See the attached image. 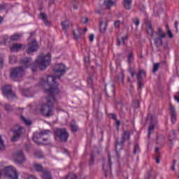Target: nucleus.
<instances>
[{"label": "nucleus", "instance_id": "nucleus-41", "mask_svg": "<svg viewBox=\"0 0 179 179\" xmlns=\"http://www.w3.org/2000/svg\"><path fill=\"white\" fill-rule=\"evenodd\" d=\"M5 149V144L3 143V140L1 138L0 136V150H3Z\"/></svg>", "mask_w": 179, "mask_h": 179}, {"label": "nucleus", "instance_id": "nucleus-42", "mask_svg": "<svg viewBox=\"0 0 179 179\" xmlns=\"http://www.w3.org/2000/svg\"><path fill=\"white\" fill-rule=\"evenodd\" d=\"M87 82L88 85L90 86V87H92V89H93V79H92L90 77V78H88Z\"/></svg>", "mask_w": 179, "mask_h": 179}, {"label": "nucleus", "instance_id": "nucleus-48", "mask_svg": "<svg viewBox=\"0 0 179 179\" xmlns=\"http://www.w3.org/2000/svg\"><path fill=\"white\" fill-rule=\"evenodd\" d=\"M129 72L131 74V78H135V71H132V69H129Z\"/></svg>", "mask_w": 179, "mask_h": 179}, {"label": "nucleus", "instance_id": "nucleus-29", "mask_svg": "<svg viewBox=\"0 0 179 179\" xmlns=\"http://www.w3.org/2000/svg\"><path fill=\"white\" fill-rule=\"evenodd\" d=\"M105 5H106L107 9H110V8H111V6H114V1H113V0H106L105 1Z\"/></svg>", "mask_w": 179, "mask_h": 179}, {"label": "nucleus", "instance_id": "nucleus-45", "mask_svg": "<svg viewBox=\"0 0 179 179\" xmlns=\"http://www.w3.org/2000/svg\"><path fill=\"white\" fill-rule=\"evenodd\" d=\"M73 36H74V38H75V40H80V35H78V34H76V32H75V31H73Z\"/></svg>", "mask_w": 179, "mask_h": 179}, {"label": "nucleus", "instance_id": "nucleus-9", "mask_svg": "<svg viewBox=\"0 0 179 179\" xmlns=\"http://www.w3.org/2000/svg\"><path fill=\"white\" fill-rule=\"evenodd\" d=\"M129 139H131V133L129 131L126 130L123 131L120 141H117L116 142V145L120 146V149H122L124 147V143H125V142H128Z\"/></svg>", "mask_w": 179, "mask_h": 179}, {"label": "nucleus", "instance_id": "nucleus-57", "mask_svg": "<svg viewBox=\"0 0 179 179\" xmlns=\"http://www.w3.org/2000/svg\"><path fill=\"white\" fill-rule=\"evenodd\" d=\"M71 179H78V176L76 175V173H73Z\"/></svg>", "mask_w": 179, "mask_h": 179}, {"label": "nucleus", "instance_id": "nucleus-52", "mask_svg": "<svg viewBox=\"0 0 179 179\" xmlns=\"http://www.w3.org/2000/svg\"><path fill=\"white\" fill-rule=\"evenodd\" d=\"M179 92H178L175 96H174V99L177 103H179Z\"/></svg>", "mask_w": 179, "mask_h": 179}, {"label": "nucleus", "instance_id": "nucleus-2", "mask_svg": "<svg viewBox=\"0 0 179 179\" xmlns=\"http://www.w3.org/2000/svg\"><path fill=\"white\" fill-rule=\"evenodd\" d=\"M45 94L48 95L46 98V103H43L41 105L39 111L43 117L50 118L54 115V103L57 102L55 96H58L61 92L59 89L57 88V85L55 86L51 85L50 87H42Z\"/></svg>", "mask_w": 179, "mask_h": 179}, {"label": "nucleus", "instance_id": "nucleus-7", "mask_svg": "<svg viewBox=\"0 0 179 179\" xmlns=\"http://www.w3.org/2000/svg\"><path fill=\"white\" fill-rule=\"evenodd\" d=\"M13 136L11 138V142H16L23 134V127L16 125L11 129Z\"/></svg>", "mask_w": 179, "mask_h": 179}, {"label": "nucleus", "instance_id": "nucleus-8", "mask_svg": "<svg viewBox=\"0 0 179 179\" xmlns=\"http://www.w3.org/2000/svg\"><path fill=\"white\" fill-rule=\"evenodd\" d=\"M3 94L8 99V100H13V99H16V94L13 93L12 90V86L7 85L3 87L2 88Z\"/></svg>", "mask_w": 179, "mask_h": 179}, {"label": "nucleus", "instance_id": "nucleus-43", "mask_svg": "<svg viewBox=\"0 0 179 179\" xmlns=\"http://www.w3.org/2000/svg\"><path fill=\"white\" fill-rule=\"evenodd\" d=\"M41 134V136H43V135H49V134H51L50 130H43L41 132L39 133Z\"/></svg>", "mask_w": 179, "mask_h": 179}, {"label": "nucleus", "instance_id": "nucleus-38", "mask_svg": "<svg viewBox=\"0 0 179 179\" xmlns=\"http://www.w3.org/2000/svg\"><path fill=\"white\" fill-rule=\"evenodd\" d=\"M120 26H121V21L117 20L114 22L115 29H120Z\"/></svg>", "mask_w": 179, "mask_h": 179}, {"label": "nucleus", "instance_id": "nucleus-27", "mask_svg": "<svg viewBox=\"0 0 179 179\" xmlns=\"http://www.w3.org/2000/svg\"><path fill=\"white\" fill-rule=\"evenodd\" d=\"M70 127L73 132H78V125H76V123L75 122H71L70 123Z\"/></svg>", "mask_w": 179, "mask_h": 179}, {"label": "nucleus", "instance_id": "nucleus-17", "mask_svg": "<svg viewBox=\"0 0 179 179\" xmlns=\"http://www.w3.org/2000/svg\"><path fill=\"white\" fill-rule=\"evenodd\" d=\"M40 17L43 20L45 26H51V22L47 19V15H45V13H41L40 14Z\"/></svg>", "mask_w": 179, "mask_h": 179}, {"label": "nucleus", "instance_id": "nucleus-23", "mask_svg": "<svg viewBox=\"0 0 179 179\" xmlns=\"http://www.w3.org/2000/svg\"><path fill=\"white\" fill-rule=\"evenodd\" d=\"M147 33L151 37H155V31L153 30V28L151 24H148L147 26Z\"/></svg>", "mask_w": 179, "mask_h": 179}, {"label": "nucleus", "instance_id": "nucleus-21", "mask_svg": "<svg viewBox=\"0 0 179 179\" xmlns=\"http://www.w3.org/2000/svg\"><path fill=\"white\" fill-rule=\"evenodd\" d=\"M61 24L63 30H66L67 29H69V26H72V22L66 20L64 22H62Z\"/></svg>", "mask_w": 179, "mask_h": 179}, {"label": "nucleus", "instance_id": "nucleus-1", "mask_svg": "<svg viewBox=\"0 0 179 179\" xmlns=\"http://www.w3.org/2000/svg\"><path fill=\"white\" fill-rule=\"evenodd\" d=\"M23 66L15 67L10 72V77L13 80L17 81L24 75V69L31 67L32 72H36L39 68L40 71L47 69V66L51 62V54L48 53L45 56L40 55L36 59V62L33 63L31 58L26 57L21 60Z\"/></svg>", "mask_w": 179, "mask_h": 179}, {"label": "nucleus", "instance_id": "nucleus-25", "mask_svg": "<svg viewBox=\"0 0 179 179\" xmlns=\"http://www.w3.org/2000/svg\"><path fill=\"white\" fill-rule=\"evenodd\" d=\"M22 37V34H14L10 37V40L11 41H17L20 40V38Z\"/></svg>", "mask_w": 179, "mask_h": 179}, {"label": "nucleus", "instance_id": "nucleus-39", "mask_svg": "<svg viewBox=\"0 0 179 179\" xmlns=\"http://www.w3.org/2000/svg\"><path fill=\"white\" fill-rule=\"evenodd\" d=\"M119 150H121V149H120V145H118V144H116L115 152H116V157H117V159H119L120 157V152H118Z\"/></svg>", "mask_w": 179, "mask_h": 179}, {"label": "nucleus", "instance_id": "nucleus-59", "mask_svg": "<svg viewBox=\"0 0 179 179\" xmlns=\"http://www.w3.org/2000/svg\"><path fill=\"white\" fill-rule=\"evenodd\" d=\"M159 150H160V149L159 148V147H157L155 148V153H157V156H159Z\"/></svg>", "mask_w": 179, "mask_h": 179}, {"label": "nucleus", "instance_id": "nucleus-51", "mask_svg": "<svg viewBox=\"0 0 179 179\" xmlns=\"http://www.w3.org/2000/svg\"><path fill=\"white\" fill-rule=\"evenodd\" d=\"M82 23H87L89 22V18L87 17H82L81 18Z\"/></svg>", "mask_w": 179, "mask_h": 179}, {"label": "nucleus", "instance_id": "nucleus-54", "mask_svg": "<svg viewBox=\"0 0 179 179\" xmlns=\"http://www.w3.org/2000/svg\"><path fill=\"white\" fill-rule=\"evenodd\" d=\"M126 40H128V36L127 35H125L124 36H123L122 38V41H123V44H125V41Z\"/></svg>", "mask_w": 179, "mask_h": 179}, {"label": "nucleus", "instance_id": "nucleus-53", "mask_svg": "<svg viewBox=\"0 0 179 179\" xmlns=\"http://www.w3.org/2000/svg\"><path fill=\"white\" fill-rule=\"evenodd\" d=\"M174 27H175V29L176 30V32L178 31V22L176 21L174 22Z\"/></svg>", "mask_w": 179, "mask_h": 179}, {"label": "nucleus", "instance_id": "nucleus-47", "mask_svg": "<svg viewBox=\"0 0 179 179\" xmlns=\"http://www.w3.org/2000/svg\"><path fill=\"white\" fill-rule=\"evenodd\" d=\"M3 66V57L0 55V68Z\"/></svg>", "mask_w": 179, "mask_h": 179}, {"label": "nucleus", "instance_id": "nucleus-60", "mask_svg": "<svg viewBox=\"0 0 179 179\" xmlns=\"http://www.w3.org/2000/svg\"><path fill=\"white\" fill-rule=\"evenodd\" d=\"M135 104H136V106H135V107H136L137 108H138V107H140L139 101H135Z\"/></svg>", "mask_w": 179, "mask_h": 179}, {"label": "nucleus", "instance_id": "nucleus-33", "mask_svg": "<svg viewBox=\"0 0 179 179\" xmlns=\"http://www.w3.org/2000/svg\"><path fill=\"white\" fill-rule=\"evenodd\" d=\"M21 120H22L23 122H24L25 125H31V122L29 120H27L26 117L22 116Z\"/></svg>", "mask_w": 179, "mask_h": 179}, {"label": "nucleus", "instance_id": "nucleus-28", "mask_svg": "<svg viewBox=\"0 0 179 179\" xmlns=\"http://www.w3.org/2000/svg\"><path fill=\"white\" fill-rule=\"evenodd\" d=\"M140 152H141V148L139 147V144L135 143L134 147L133 153L134 155H136V153H140Z\"/></svg>", "mask_w": 179, "mask_h": 179}, {"label": "nucleus", "instance_id": "nucleus-56", "mask_svg": "<svg viewBox=\"0 0 179 179\" xmlns=\"http://www.w3.org/2000/svg\"><path fill=\"white\" fill-rule=\"evenodd\" d=\"M124 74H120V77H118L117 78V79H118V80H121V82H122L123 80H124Z\"/></svg>", "mask_w": 179, "mask_h": 179}, {"label": "nucleus", "instance_id": "nucleus-26", "mask_svg": "<svg viewBox=\"0 0 179 179\" xmlns=\"http://www.w3.org/2000/svg\"><path fill=\"white\" fill-rule=\"evenodd\" d=\"M134 53L129 52L127 55V63L131 65L134 62Z\"/></svg>", "mask_w": 179, "mask_h": 179}, {"label": "nucleus", "instance_id": "nucleus-31", "mask_svg": "<svg viewBox=\"0 0 179 179\" xmlns=\"http://www.w3.org/2000/svg\"><path fill=\"white\" fill-rule=\"evenodd\" d=\"M16 61H17V59L16 56L11 55L9 57V62L10 64H16Z\"/></svg>", "mask_w": 179, "mask_h": 179}, {"label": "nucleus", "instance_id": "nucleus-40", "mask_svg": "<svg viewBox=\"0 0 179 179\" xmlns=\"http://www.w3.org/2000/svg\"><path fill=\"white\" fill-rule=\"evenodd\" d=\"M133 22L134 23V24H136V27H138L141 23V20H139V18L135 17L133 19Z\"/></svg>", "mask_w": 179, "mask_h": 179}, {"label": "nucleus", "instance_id": "nucleus-64", "mask_svg": "<svg viewBox=\"0 0 179 179\" xmlns=\"http://www.w3.org/2000/svg\"><path fill=\"white\" fill-rule=\"evenodd\" d=\"M112 88H113V93H114V85H112Z\"/></svg>", "mask_w": 179, "mask_h": 179}, {"label": "nucleus", "instance_id": "nucleus-36", "mask_svg": "<svg viewBox=\"0 0 179 179\" xmlns=\"http://www.w3.org/2000/svg\"><path fill=\"white\" fill-rule=\"evenodd\" d=\"M159 66H160V63L154 64L152 72H157L159 71Z\"/></svg>", "mask_w": 179, "mask_h": 179}, {"label": "nucleus", "instance_id": "nucleus-55", "mask_svg": "<svg viewBox=\"0 0 179 179\" xmlns=\"http://www.w3.org/2000/svg\"><path fill=\"white\" fill-rule=\"evenodd\" d=\"M94 40V35L93 34H91L90 35V41H93Z\"/></svg>", "mask_w": 179, "mask_h": 179}, {"label": "nucleus", "instance_id": "nucleus-58", "mask_svg": "<svg viewBox=\"0 0 179 179\" xmlns=\"http://www.w3.org/2000/svg\"><path fill=\"white\" fill-rule=\"evenodd\" d=\"M155 160H156V163L157 164H159L160 163V159H159V155H157V157H156Z\"/></svg>", "mask_w": 179, "mask_h": 179}, {"label": "nucleus", "instance_id": "nucleus-34", "mask_svg": "<svg viewBox=\"0 0 179 179\" xmlns=\"http://www.w3.org/2000/svg\"><path fill=\"white\" fill-rule=\"evenodd\" d=\"M90 167H92V166L94 165V155H93V154H92L90 155Z\"/></svg>", "mask_w": 179, "mask_h": 179}, {"label": "nucleus", "instance_id": "nucleus-16", "mask_svg": "<svg viewBox=\"0 0 179 179\" xmlns=\"http://www.w3.org/2000/svg\"><path fill=\"white\" fill-rule=\"evenodd\" d=\"M32 170L36 171L37 173H43L45 170V169L43 167V165H41V164L34 163Z\"/></svg>", "mask_w": 179, "mask_h": 179}, {"label": "nucleus", "instance_id": "nucleus-22", "mask_svg": "<svg viewBox=\"0 0 179 179\" xmlns=\"http://www.w3.org/2000/svg\"><path fill=\"white\" fill-rule=\"evenodd\" d=\"M123 5L127 10H129L132 5V0H124Z\"/></svg>", "mask_w": 179, "mask_h": 179}, {"label": "nucleus", "instance_id": "nucleus-35", "mask_svg": "<svg viewBox=\"0 0 179 179\" xmlns=\"http://www.w3.org/2000/svg\"><path fill=\"white\" fill-rule=\"evenodd\" d=\"M3 107L6 111H12L13 110V106L9 104H4Z\"/></svg>", "mask_w": 179, "mask_h": 179}, {"label": "nucleus", "instance_id": "nucleus-20", "mask_svg": "<svg viewBox=\"0 0 179 179\" xmlns=\"http://www.w3.org/2000/svg\"><path fill=\"white\" fill-rule=\"evenodd\" d=\"M41 178L43 179H52V176L51 175V172H50V171L45 169L42 173Z\"/></svg>", "mask_w": 179, "mask_h": 179}, {"label": "nucleus", "instance_id": "nucleus-14", "mask_svg": "<svg viewBox=\"0 0 179 179\" xmlns=\"http://www.w3.org/2000/svg\"><path fill=\"white\" fill-rule=\"evenodd\" d=\"M41 139L45 142H47L48 141V138H42L41 134L40 133H36L34 134L33 141L34 142H35V143H37V145H41Z\"/></svg>", "mask_w": 179, "mask_h": 179}, {"label": "nucleus", "instance_id": "nucleus-30", "mask_svg": "<svg viewBox=\"0 0 179 179\" xmlns=\"http://www.w3.org/2000/svg\"><path fill=\"white\" fill-rule=\"evenodd\" d=\"M175 138H176V130H172L169 133V141H174Z\"/></svg>", "mask_w": 179, "mask_h": 179}, {"label": "nucleus", "instance_id": "nucleus-10", "mask_svg": "<svg viewBox=\"0 0 179 179\" xmlns=\"http://www.w3.org/2000/svg\"><path fill=\"white\" fill-rule=\"evenodd\" d=\"M38 50V43L36 41H32L28 43V48L26 50L27 54H33Z\"/></svg>", "mask_w": 179, "mask_h": 179}, {"label": "nucleus", "instance_id": "nucleus-44", "mask_svg": "<svg viewBox=\"0 0 179 179\" xmlns=\"http://www.w3.org/2000/svg\"><path fill=\"white\" fill-rule=\"evenodd\" d=\"M109 118H111L112 120H115V121L117 120V115L115 113H110L108 115Z\"/></svg>", "mask_w": 179, "mask_h": 179}, {"label": "nucleus", "instance_id": "nucleus-50", "mask_svg": "<svg viewBox=\"0 0 179 179\" xmlns=\"http://www.w3.org/2000/svg\"><path fill=\"white\" fill-rule=\"evenodd\" d=\"M138 89H142L143 87V83L142 80L138 81Z\"/></svg>", "mask_w": 179, "mask_h": 179}, {"label": "nucleus", "instance_id": "nucleus-46", "mask_svg": "<svg viewBox=\"0 0 179 179\" xmlns=\"http://www.w3.org/2000/svg\"><path fill=\"white\" fill-rule=\"evenodd\" d=\"M115 121L116 122V128H117V130H119L120 129V125L121 124V122H120V120H118L117 119Z\"/></svg>", "mask_w": 179, "mask_h": 179}, {"label": "nucleus", "instance_id": "nucleus-24", "mask_svg": "<svg viewBox=\"0 0 179 179\" xmlns=\"http://www.w3.org/2000/svg\"><path fill=\"white\" fill-rule=\"evenodd\" d=\"M99 27H100L101 33H102V34L106 33V31L107 30V22H104L101 21L100 22Z\"/></svg>", "mask_w": 179, "mask_h": 179}, {"label": "nucleus", "instance_id": "nucleus-5", "mask_svg": "<svg viewBox=\"0 0 179 179\" xmlns=\"http://www.w3.org/2000/svg\"><path fill=\"white\" fill-rule=\"evenodd\" d=\"M156 38H154V43L157 47H160L163 45V38L167 37V34L163 30V28L158 27H157V31L155 32Z\"/></svg>", "mask_w": 179, "mask_h": 179}, {"label": "nucleus", "instance_id": "nucleus-19", "mask_svg": "<svg viewBox=\"0 0 179 179\" xmlns=\"http://www.w3.org/2000/svg\"><path fill=\"white\" fill-rule=\"evenodd\" d=\"M136 76H137L138 81L143 80V78L146 76V72H145V71L143 69H140Z\"/></svg>", "mask_w": 179, "mask_h": 179}, {"label": "nucleus", "instance_id": "nucleus-49", "mask_svg": "<svg viewBox=\"0 0 179 179\" xmlns=\"http://www.w3.org/2000/svg\"><path fill=\"white\" fill-rule=\"evenodd\" d=\"M176 163H177V161L175 159V160H173V164L171 167V170H172L173 171H174V170H176Z\"/></svg>", "mask_w": 179, "mask_h": 179}, {"label": "nucleus", "instance_id": "nucleus-18", "mask_svg": "<svg viewBox=\"0 0 179 179\" xmlns=\"http://www.w3.org/2000/svg\"><path fill=\"white\" fill-rule=\"evenodd\" d=\"M21 48H23L22 44L14 43L10 48V51H13V52H17V51L20 50Z\"/></svg>", "mask_w": 179, "mask_h": 179}, {"label": "nucleus", "instance_id": "nucleus-12", "mask_svg": "<svg viewBox=\"0 0 179 179\" xmlns=\"http://www.w3.org/2000/svg\"><path fill=\"white\" fill-rule=\"evenodd\" d=\"M15 162L18 164H22L26 160V158H24V154H23V151L20 150L17 151L15 154Z\"/></svg>", "mask_w": 179, "mask_h": 179}, {"label": "nucleus", "instance_id": "nucleus-13", "mask_svg": "<svg viewBox=\"0 0 179 179\" xmlns=\"http://www.w3.org/2000/svg\"><path fill=\"white\" fill-rule=\"evenodd\" d=\"M170 115H171V121L172 124H176V121H177V112L176 111V108L173 106V104H170Z\"/></svg>", "mask_w": 179, "mask_h": 179}, {"label": "nucleus", "instance_id": "nucleus-11", "mask_svg": "<svg viewBox=\"0 0 179 179\" xmlns=\"http://www.w3.org/2000/svg\"><path fill=\"white\" fill-rule=\"evenodd\" d=\"M113 162H111V155H108V162H103V170L105 173V177L107 178L108 171H111V166Z\"/></svg>", "mask_w": 179, "mask_h": 179}, {"label": "nucleus", "instance_id": "nucleus-37", "mask_svg": "<svg viewBox=\"0 0 179 179\" xmlns=\"http://www.w3.org/2000/svg\"><path fill=\"white\" fill-rule=\"evenodd\" d=\"M166 30H167V34L170 38H173V32H171V30H170V28H169V25H166Z\"/></svg>", "mask_w": 179, "mask_h": 179}, {"label": "nucleus", "instance_id": "nucleus-6", "mask_svg": "<svg viewBox=\"0 0 179 179\" xmlns=\"http://www.w3.org/2000/svg\"><path fill=\"white\" fill-rule=\"evenodd\" d=\"M4 174L10 179H19V173L13 166H6L4 168Z\"/></svg>", "mask_w": 179, "mask_h": 179}, {"label": "nucleus", "instance_id": "nucleus-62", "mask_svg": "<svg viewBox=\"0 0 179 179\" xmlns=\"http://www.w3.org/2000/svg\"><path fill=\"white\" fill-rule=\"evenodd\" d=\"M26 92H27V93H29V91H24L23 94H24V96H25V97H29V95L24 94V93H26Z\"/></svg>", "mask_w": 179, "mask_h": 179}, {"label": "nucleus", "instance_id": "nucleus-63", "mask_svg": "<svg viewBox=\"0 0 179 179\" xmlns=\"http://www.w3.org/2000/svg\"><path fill=\"white\" fill-rule=\"evenodd\" d=\"M73 9H75V10H76V9H78V6H73Z\"/></svg>", "mask_w": 179, "mask_h": 179}, {"label": "nucleus", "instance_id": "nucleus-3", "mask_svg": "<svg viewBox=\"0 0 179 179\" xmlns=\"http://www.w3.org/2000/svg\"><path fill=\"white\" fill-rule=\"evenodd\" d=\"M54 72L59 73V75L55 77L52 76H48L45 78H42L40 80V85L41 87H51V86H55L56 85L57 89H58V83L55 81V79H59L62 76H64V73L66 72L65 69V65L62 64H56L54 69Z\"/></svg>", "mask_w": 179, "mask_h": 179}, {"label": "nucleus", "instance_id": "nucleus-15", "mask_svg": "<svg viewBox=\"0 0 179 179\" xmlns=\"http://www.w3.org/2000/svg\"><path fill=\"white\" fill-rule=\"evenodd\" d=\"M156 124H157V120L155 119V120H153V117H151L150 124L148 127V138H150V136L152 135V131L155 129V127H156Z\"/></svg>", "mask_w": 179, "mask_h": 179}, {"label": "nucleus", "instance_id": "nucleus-32", "mask_svg": "<svg viewBox=\"0 0 179 179\" xmlns=\"http://www.w3.org/2000/svg\"><path fill=\"white\" fill-rule=\"evenodd\" d=\"M84 62H85V66H89L90 65V57H84Z\"/></svg>", "mask_w": 179, "mask_h": 179}, {"label": "nucleus", "instance_id": "nucleus-4", "mask_svg": "<svg viewBox=\"0 0 179 179\" xmlns=\"http://www.w3.org/2000/svg\"><path fill=\"white\" fill-rule=\"evenodd\" d=\"M53 136L55 141L61 142H68L69 138V133L65 128H56L53 131Z\"/></svg>", "mask_w": 179, "mask_h": 179}, {"label": "nucleus", "instance_id": "nucleus-61", "mask_svg": "<svg viewBox=\"0 0 179 179\" xmlns=\"http://www.w3.org/2000/svg\"><path fill=\"white\" fill-rule=\"evenodd\" d=\"M117 45L118 47H120V46L121 45V41H120V39H117Z\"/></svg>", "mask_w": 179, "mask_h": 179}]
</instances>
